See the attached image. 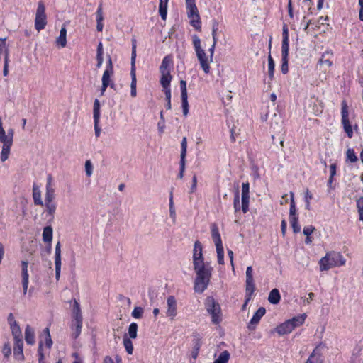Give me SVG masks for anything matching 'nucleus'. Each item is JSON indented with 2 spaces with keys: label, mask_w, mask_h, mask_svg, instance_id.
Segmentation results:
<instances>
[{
  "label": "nucleus",
  "mask_w": 363,
  "mask_h": 363,
  "mask_svg": "<svg viewBox=\"0 0 363 363\" xmlns=\"http://www.w3.org/2000/svg\"><path fill=\"white\" fill-rule=\"evenodd\" d=\"M47 24L45 7L42 1H38L35 13V28L38 31L45 28Z\"/></svg>",
  "instance_id": "39448f33"
},
{
  "label": "nucleus",
  "mask_w": 363,
  "mask_h": 363,
  "mask_svg": "<svg viewBox=\"0 0 363 363\" xmlns=\"http://www.w3.org/2000/svg\"><path fill=\"white\" fill-rule=\"evenodd\" d=\"M28 263L27 261L21 262L22 279H28L29 278V275H28Z\"/></svg>",
  "instance_id": "8fccbe9b"
},
{
  "label": "nucleus",
  "mask_w": 363,
  "mask_h": 363,
  "mask_svg": "<svg viewBox=\"0 0 363 363\" xmlns=\"http://www.w3.org/2000/svg\"><path fill=\"white\" fill-rule=\"evenodd\" d=\"M61 264V245L60 242H58L55 246V278L57 281L60 277Z\"/></svg>",
  "instance_id": "ddd939ff"
},
{
  "label": "nucleus",
  "mask_w": 363,
  "mask_h": 363,
  "mask_svg": "<svg viewBox=\"0 0 363 363\" xmlns=\"http://www.w3.org/2000/svg\"><path fill=\"white\" fill-rule=\"evenodd\" d=\"M346 260L342 255L336 251H329L322 257L318 264L321 272L328 271L330 269L345 265Z\"/></svg>",
  "instance_id": "7ed1b4c3"
},
{
  "label": "nucleus",
  "mask_w": 363,
  "mask_h": 363,
  "mask_svg": "<svg viewBox=\"0 0 363 363\" xmlns=\"http://www.w3.org/2000/svg\"><path fill=\"white\" fill-rule=\"evenodd\" d=\"M357 206L359 214V219L363 221V196L357 200Z\"/></svg>",
  "instance_id": "a18cd8bd"
},
{
  "label": "nucleus",
  "mask_w": 363,
  "mask_h": 363,
  "mask_svg": "<svg viewBox=\"0 0 363 363\" xmlns=\"http://www.w3.org/2000/svg\"><path fill=\"white\" fill-rule=\"evenodd\" d=\"M255 291V284L253 278L252 267L249 266L246 269L245 294L252 296Z\"/></svg>",
  "instance_id": "6e6552de"
},
{
  "label": "nucleus",
  "mask_w": 363,
  "mask_h": 363,
  "mask_svg": "<svg viewBox=\"0 0 363 363\" xmlns=\"http://www.w3.org/2000/svg\"><path fill=\"white\" fill-rule=\"evenodd\" d=\"M143 312L144 311L142 307L136 306L132 312V316L135 318H140L143 316Z\"/></svg>",
  "instance_id": "de8ad7c7"
},
{
  "label": "nucleus",
  "mask_w": 363,
  "mask_h": 363,
  "mask_svg": "<svg viewBox=\"0 0 363 363\" xmlns=\"http://www.w3.org/2000/svg\"><path fill=\"white\" fill-rule=\"evenodd\" d=\"M172 65V58L170 55L165 56L160 67V73L170 72L169 67Z\"/></svg>",
  "instance_id": "6ab92c4d"
},
{
  "label": "nucleus",
  "mask_w": 363,
  "mask_h": 363,
  "mask_svg": "<svg viewBox=\"0 0 363 363\" xmlns=\"http://www.w3.org/2000/svg\"><path fill=\"white\" fill-rule=\"evenodd\" d=\"M274 67H275L274 61L272 57L271 56V55H269V56H268V73H269V77L271 79H272L274 78Z\"/></svg>",
  "instance_id": "f704fd0d"
},
{
  "label": "nucleus",
  "mask_w": 363,
  "mask_h": 363,
  "mask_svg": "<svg viewBox=\"0 0 363 363\" xmlns=\"http://www.w3.org/2000/svg\"><path fill=\"white\" fill-rule=\"evenodd\" d=\"M180 89H181V98H182V106L183 110V114L186 116L189 113V103H188V95L186 89V82L184 80L180 81Z\"/></svg>",
  "instance_id": "9d476101"
},
{
  "label": "nucleus",
  "mask_w": 363,
  "mask_h": 363,
  "mask_svg": "<svg viewBox=\"0 0 363 363\" xmlns=\"http://www.w3.org/2000/svg\"><path fill=\"white\" fill-rule=\"evenodd\" d=\"M160 83L163 88H167L170 86V82L172 80V75L170 72L161 73Z\"/></svg>",
  "instance_id": "2f4dec72"
},
{
  "label": "nucleus",
  "mask_w": 363,
  "mask_h": 363,
  "mask_svg": "<svg viewBox=\"0 0 363 363\" xmlns=\"http://www.w3.org/2000/svg\"><path fill=\"white\" fill-rule=\"evenodd\" d=\"M216 252H217V257H218V262L219 264H224V250L223 245L219 246H216Z\"/></svg>",
  "instance_id": "c9c22d12"
},
{
  "label": "nucleus",
  "mask_w": 363,
  "mask_h": 363,
  "mask_svg": "<svg viewBox=\"0 0 363 363\" xmlns=\"http://www.w3.org/2000/svg\"><path fill=\"white\" fill-rule=\"evenodd\" d=\"M43 240L45 242L50 243L52 240V228L51 226H46L43 229Z\"/></svg>",
  "instance_id": "7c9ffc66"
},
{
  "label": "nucleus",
  "mask_w": 363,
  "mask_h": 363,
  "mask_svg": "<svg viewBox=\"0 0 363 363\" xmlns=\"http://www.w3.org/2000/svg\"><path fill=\"white\" fill-rule=\"evenodd\" d=\"M168 1L169 0H160L159 13L164 21L167 19Z\"/></svg>",
  "instance_id": "bb28decb"
},
{
  "label": "nucleus",
  "mask_w": 363,
  "mask_h": 363,
  "mask_svg": "<svg viewBox=\"0 0 363 363\" xmlns=\"http://www.w3.org/2000/svg\"><path fill=\"white\" fill-rule=\"evenodd\" d=\"M67 30L65 26H62L60 31V35L56 40V43L60 48H65L67 45Z\"/></svg>",
  "instance_id": "4be33fe9"
},
{
  "label": "nucleus",
  "mask_w": 363,
  "mask_h": 363,
  "mask_svg": "<svg viewBox=\"0 0 363 363\" xmlns=\"http://www.w3.org/2000/svg\"><path fill=\"white\" fill-rule=\"evenodd\" d=\"M318 62L320 65H326L328 67H330L333 65V62L329 59H325L324 55L320 59Z\"/></svg>",
  "instance_id": "e2e57ef3"
},
{
  "label": "nucleus",
  "mask_w": 363,
  "mask_h": 363,
  "mask_svg": "<svg viewBox=\"0 0 363 363\" xmlns=\"http://www.w3.org/2000/svg\"><path fill=\"white\" fill-rule=\"evenodd\" d=\"M167 316L171 320H174L177 315V300L173 296H169L167 299Z\"/></svg>",
  "instance_id": "f8f14e48"
},
{
  "label": "nucleus",
  "mask_w": 363,
  "mask_h": 363,
  "mask_svg": "<svg viewBox=\"0 0 363 363\" xmlns=\"http://www.w3.org/2000/svg\"><path fill=\"white\" fill-rule=\"evenodd\" d=\"M281 299L279 291L277 289H272L269 294L268 301L272 304H277Z\"/></svg>",
  "instance_id": "393cba45"
},
{
  "label": "nucleus",
  "mask_w": 363,
  "mask_h": 363,
  "mask_svg": "<svg viewBox=\"0 0 363 363\" xmlns=\"http://www.w3.org/2000/svg\"><path fill=\"white\" fill-rule=\"evenodd\" d=\"M358 4L359 6V18L363 21V0H358Z\"/></svg>",
  "instance_id": "774afa93"
},
{
  "label": "nucleus",
  "mask_w": 363,
  "mask_h": 363,
  "mask_svg": "<svg viewBox=\"0 0 363 363\" xmlns=\"http://www.w3.org/2000/svg\"><path fill=\"white\" fill-rule=\"evenodd\" d=\"M289 40H282L281 57H289Z\"/></svg>",
  "instance_id": "4c0bfd02"
},
{
  "label": "nucleus",
  "mask_w": 363,
  "mask_h": 363,
  "mask_svg": "<svg viewBox=\"0 0 363 363\" xmlns=\"http://www.w3.org/2000/svg\"><path fill=\"white\" fill-rule=\"evenodd\" d=\"M306 363H323V359L320 350L316 347L307 359Z\"/></svg>",
  "instance_id": "f3484780"
},
{
  "label": "nucleus",
  "mask_w": 363,
  "mask_h": 363,
  "mask_svg": "<svg viewBox=\"0 0 363 363\" xmlns=\"http://www.w3.org/2000/svg\"><path fill=\"white\" fill-rule=\"evenodd\" d=\"M181 145H182L181 159L185 160L186 148H187V140H186V137L183 138Z\"/></svg>",
  "instance_id": "603ef678"
},
{
  "label": "nucleus",
  "mask_w": 363,
  "mask_h": 363,
  "mask_svg": "<svg viewBox=\"0 0 363 363\" xmlns=\"http://www.w3.org/2000/svg\"><path fill=\"white\" fill-rule=\"evenodd\" d=\"M190 19V24L197 30L201 29V22L199 14H194L188 17Z\"/></svg>",
  "instance_id": "cd10ccee"
},
{
  "label": "nucleus",
  "mask_w": 363,
  "mask_h": 363,
  "mask_svg": "<svg viewBox=\"0 0 363 363\" xmlns=\"http://www.w3.org/2000/svg\"><path fill=\"white\" fill-rule=\"evenodd\" d=\"M100 115V102L99 99H96L94 102L93 117L94 122L95 135L96 138L99 137L101 134V128L99 125Z\"/></svg>",
  "instance_id": "1a4fd4ad"
},
{
  "label": "nucleus",
  "mask_w": 363,
  "mask_h": 363,
  "mask_svg": "<svg viewBox=\"0 0 363 363\" xmlns=\"http://www.w3.org/2000/svg\"><path fill=\"white\" fill-rule=\"evenodd\" d=\"M346 155L347 160H349L351 162H355L357 161V157L356 156L353 149H348Z\"/></svg>",
  "instance_id": "3c124183"
},
{
  "label": "nucleus",
  "mask_w": 363,
  "mask_h": 363,
  "mask_svg": "<svg viewBox=\"0 0 363 363\" xmlns=\"http://www.w3.org/2000/svg\"><path fill=\"white\" fill-rule=\"evenodd\" d=\"M233 204H234L235 211L237 212L240 208L239 207L240 206V197H239L238 191L235 195Z\"/></svg>",
  "instance_id": "69168bd1"
},
{
  "label": "nucleus",
  "mask_w": 363,
  "mask_h": 363,
  "mask_svg": "<svg viewBox=\"0 0 363 363\" xmlns=\"http://www.w3.org/2000/svg\"><path fill=\"white\" fill-rule=\"evenodd\" d=\"M187 16L199 13L195 0H186Z\"/></svg>",
  "instance_id": "b1692460"
},
{
  "label": "nucleus",
  "mask_w": 363,
  "mask_h": 363,
  "mask_svg": "<svg viewBox=\"0 0 363 363\" xmlns=\"http://www.w3.org/2000/svg\"><path fill=\"white\" fill-rule=\"evenodd\" d=\"M113 72L105 70L102 76V83L110 85V78Z\"/></svg>",
  "instance_id": "6e6d98bb"
},
{
  "label": "nucleus",
  "mask_w": 363,
  "mask_h": 363,
  "mask_svg": "<svg viewBox=\"0 0 363 363\" xmlns=\"http://www.w3.org/2000/svg\"><path fill=\"white\" fill-rule=\"evenodd\" d=\"M296 203L294 201V192H290V209H289V220L292 219V218H298L296 215Z\"/></svg>",
  "instance_id": "c85d7f7f"
},
{
  "label": "nucleus",
  "mask_w": 363,
  "mask_h": 363,
  "mask_svg": "<svg viewBox=\"0 0 363 363\" xmlns=\"http://www.w3.org/2000/svg\"><path fill=\"white\" fill-rule=\"evenodd\" d=\"M169 216L170 218L173 220V222L174 223L176 220V211L174 206L173 198L172 194L169 198Z\"/></svg>",
  "instance_id": "79ce46f5"
},
{
  "label": "nucleus",
  "mask_w": 363,
  "mask_h": 363,
  "mask_svg": "<svg viewBox=\"0 0 363 363\" xmlns=\"http://www.w3.org/2000/svg\"><path fill=\"white\" fill-rule=\"evenodd\" d=\"M74 326L75 327L74 335H75V337H77L81 333V330H82V320H79V318H78V320H75Z\"/></svg>",
  "instance_id": "09e8293b"
},
{
  "label": "nucleus",
  "mask_w": 363,
  "mask_h": 363,
  "mask_svg": "<svg viewBox=\"0 0 363 363\" xmlns=\"http://www.w3.org/2000/svg\"><path fill=\"white\" fill-rule=\"evenodd\" d=\"M294 330L291 323L289 320L279 325L274 330L279 335H283L285 334L290 333Z\"/></svg>",
  "instance_id": "2eb2a0df"
},
{
  "label": "nucleus",
  "mask_w": 363,
  "mask_h": 363,
  "mask_svg": "<svg viewBox=\"0 0 363 363\" xmlns=\"http://www.w3.org/2000/svg\"><path fill=\"white\" fill-rule=\"evenodd\" d=\"M196 273L194 290L198 293H203L207 289L212 275L213 268L206 263V265L194 268Z\"/></svg>",
  "instance_id": "f03ea898"
},
{
  "label": "nucleus",
  "mask_w": 363,
  "mask_h": 363,
  "mask_svg": "<svg viewBox=\"0 0 363 363\" xmlns=\"http://www.w3.org/2000/svg\"><path fill=\"white\" fill-rule=\"evenodd\" d=\"M11 328L12 335L13 336L14 340L16 341L18 340H22L21 328H20L19 325L16 322H14L11 325Z\"/></svg>",
  "instance_id": "473e14b6"
},
{
  "label": "nucleus",
  "mask_w": 363,
  "mask_h": 363,
  "mask_svg": "<svg viewBox=\"0 0 363 363\" xmlns=\"http://www.w3.org/2000/svg\"><path fill=\"white\" fill-rule=\"evenodd\" d=\"M43 333L45 335V344L48 348H50L52 345V341L50 334L49 328H46L44 329Z\"/></svg>",
  "instance_id": "37998d69"
},
{
  "label": "nucleus",
  "mask_w": 363,
  "mask_h": 363,
  "mask_svg": "<svg viewBox=\"0 0 363 363\" xmlns=\"http://www.w3.org/2000/svg\"><path fill=\"white\" fill-rule=\"evenodd\" d=\"M2 352L6 357H8L11 354V349L9 344H4Z\"/></svg>",
  "instance_id": "0e129e2a"
},
{
  "label": "nucleus",
  "mask_w": 363,
  "mask_h": 363,
  "mask_svg": "<svg viewBox=\"0 0 363 363\" xmlns=\"http://www.w3.org/2000/svg\"><path fill=\"white\" fill-rule=\"evenodd\" d=\"M25 340L29 345H33L35 342L34 330L28 325L25 329Z\"/></svg>",
  "instance_id": "412c9836"
},
{
  "label": "nucleus",
  "mask_w": 363,
  "mask_h": 363,
  "mask_svg": "<svg viewBox=\"0 0 363 363\" xmlns=\"http://www.w3.org/2000/svg\"><path fill=\"white\" fill-rule=\"evenodd\" d=\"M55 199V188L53 184V178L51 174L47 176L46 192L45 196V202H54Z\"/></svg>",
  "instance_id": "9b49d317"
},
{
  "label": "nucleus",
  "mask_w": 363,
  "mask_h": 363,
  "mask_svg": "<svg viewBox=\"0 0 363 363\" xmlns=\"http://www.w3.org/2000/svg\"><path fill=\"white\" fill-rule=\"evenodd\" d=\"M135 58H136V42H135V40H133L132 53H131V69L135 68Z\"/></svg>",
  "instance_id": "c03bdc74"
},
{
  "label": "nucleus",
  "mask_w": 363,
  "mask_h": 363,
  "mask_svg": "<svg viewBox=\"0 0 363 363\" xmlns=\"http://www.w3.org/2000/svg\"><path fill=\"white\" fill-rule=\"evenodd\" d=\"M23 345L22 340L15 341L14 356L18 360H21L23 358Z\"/></svg>",
  "instance_id": "aec40b11"
},
{
  "label": "nucleus",
  "mask_w": 363,
  "mask_h": 363,
  "mask_svg": "<svg viewBox=\"0 0 363 363\" xmlns=\"http://www.w3.org/2000/svg\"><path fill=\"white\" fill-rule=\"evenodd\" d=\"M86 174L90 177L93 173V167L90 160H86L85 162Z\"/></svg>",
  "instance_id": "13d9d810"
},
{
  "label": "nucleus",
  "mask_w": 363,
  "mask_h": 363,
  "mask_svg": "<svg viewBox=\"0 0 363 363\" xmlns=\"http://www.w3.org/2000/svg\"><path fill=\"white\" fill-rule=\"evenodd\" d=\"M123 345H124L126 352L129 354H132L133 351V345L132 341L129 338H127L125 337L123 338Z\"/></svg>",
  "instance_id": "ea45409f"
},
{
  "label": "nucleus",
  "mask_w": 363,
  "mask_h": 363,
  "mask_svg": "<svg viewBox=\"0 0 363 363\" xmlns=\"http://www.w3.org/2000/svg\"><path fill=\"white\" fill-rule=\"evenodd\" d=\"M130 75H131L130 89H135V88H136V84H137L135 68L131 69Z\"/></svg>",
  "instance_id": "4d7b16f0"
},
{
  "label": "nucleus",
  "mask_w": 363,
  "mask_h": 363,
  "mask_svg": "<svg viewBox=\"0 0 363 363\" xmlns=\"http://www.w3.org/2000/svg\"><path fill=\"white\" fill-rule=\"evenodd\" d=\"M201 345L202 341L201 336L199 334L194 335L193 339V349L191 352V356L194 359L197 358Z\"/></svg>",
  "instance_id": "dca6fc26"
},
{
  "label": "nucleus",
  "mask_w": 363,
  "mask_h": 363,
  "mask_svg": "<svg viewBox=\"0 0 363 363\" xmlns=\"http://www.w3.org/2000/svg\"><path fill=\"white\" fill-rule=\"evenodd\" d=\"M202 250H203V247H202L201 243L199 240H196L194 242V250H193L194 268L206 265V263H204V258L203 256Z\"/></svg>",
  "instance_id": "0eeeda50"
},
{
  "label": "nucleus",
  "mask_w": 363,
  "mask_h": 363,
  "mask_svg": "<svg viewBox=\"0 0 363 363\" xmlns=\"http://www.w3.org/2000/svg\"><path fill=\"white\" fill-rule=\"evenodd\" d=\"M306 318V315L305 313H303L299 315L295 316L293 318L289 319L288 320L291 323L293 328L294 329L295 328L303 325Z\"/></svg>",
  "instance_id": "a878e982"
},
{
  "label": "nucleus",
  "mask_w": 363,
  "mask_h": 363,
  "mask_svg": "<svg viewBox=\"0 0 363 363\" xmlns=\"http://www.w3.org/2000/svg\"><path fill=\"white\" fill-rule=\"evenodd\" d=\"M192 43L195 50L196 55L201 65L202 70L206 74L210 73L211 63L213 60L214 46H211L208 49L209 55L206 54L201 47V40L196 35L192 36Z\"/></svg>",
  "instance_id": "f257e3e1"
},
{
  "label": "nucleus",
  "mask_w": 363,
  "mask_h": 363,
  "mask_svg": "<svg viewBox=\"0 0 363 363\" xmlns=\"http://www.w3.org/2000/svg\"><path fill=\"white\" fill-rule=\"evenodd\" d=\"M205 308L211 316V321L213 324L218 325L222 321V313L219 303L211 296L206 298Z\"/></svg>",
  "instance_id": "20e7f679"
},
{
  "label": "nucleus",
  "mask_w": 363,
  "mask_h": 363,
  "mask_svg": "<svg viewBox=\"0 0 363 363\" xmlns=\"http://www.w3.org/2000/svg\"><path fill=\"white\" fill-rule=\"evenodd\" d=\"M43 342L40 341L39 342L38 347V354H39V363H44V355L42 352Z\"/></svg>",
  "instance_id": "338daca9"
},
{
  "label": "nucleus",
  "mask_w": 363,
  "mask_h": 363,
  "mask_svg": "<svg viewBox=\"0 0 363 363\" xmlns=\"http://www.w3.org/2000/svg\"><path fill=\"white\" fill-rule=\"evenodd\" d=\"M138 325L135 323H132L128 327V335L132 339L137 337Z\"/></svg>",
  "instance_id": "58836bf2"
},
{
  "label": "nucleus",
  "mask_w": 363,
  "mask_h": 363,
  "mask_svg": "<svg viewBox=\"0 0 363 363\" xmlns=\"http://www.w3.org/2000/svg\"><path fill=\"white\" fill-rule=\"evenodd\" d=\"M250 197H242V210L244 213H247L249 209Z\"/></svg>",
  "instance_id": "5fc2aeb1"
},
{
  "label": "nucleus",
  "mask_w": 363,
  "mask_h": 363,
  "mask_svg": "<svg viewBox=\"0 0 363 363\" xmlns=\"http://www.w3.org/2000/svg\"><path fill=\"white\" fill-rule=\"evenodd\" d=\"M291 225L292 227L293 231L294 233H299L301 230V227L298 225V218H292V219L289 220Z\"/></svg>",
  "instance_id": "a19ab883"
},
{
  "label": "nucleus",
  "mask_w": 363,
  "mask_h": 363,
  "mask_svg": "<svg viewBox=\"0 0 363 363\" xmlns=\"http://www.w3.org/2000/svg\"><path fill=\"white\" fill-rule=\"evenodd\" d=\"M96 14V22L103 21L104 16H103V9H102L101 4H99Z\"/></svg>",
  "instance_id": "bf43d9fd"
},
{
  "label": "nucleus",
  "mask_w": 363,
  "mask_h": 363,
  "mask_svg": "<svg viewBox=\"0 0 363 363\" xmlns=\"http://www.w3.org/2000/svg\"><path fill=\"white\" fill-rule=\"evenodd\" d=\"M289 57H281V71L284 74H286L289 72Z\"/></svg>",
  "instance_id": "49530a36"
},
{
  "label": "nucleus",
  "mask_w": 363,
  "mask_h": 363,
  "mask_svg": "<svg viewBox=\"0 0 363 363\" xmlns=\"http://www.w3.org/2000/svg\"><path fill=\"white\" fill-rule=\"evenodd\" d=\"M212 239L216 246L223 245L218 226L213 223L211 226Z\"/></svg>",
  "instance_id": "a211bd4d"
},
{
  "label": "nucleus",
  "mask_w": 363,
  "mask_h": 363,
  "mask_svg": "<svg viewBox=\"0 0 363 363\" xmlns=\"http://www.w3.org/2000/svg\"><path fill=\"white\" fill-rule=\"evenodd\" d=\"M315 230V227L313 225H308L304 227L303 233L306 236H310Z\"/></svg>",
  "instance_id": "680f3d73"
},
{
  "label": "nucleus",
  "mask_w": 363,
  "mask_h": 363,
  "mask_svg": "<svg viewBox=\"0 0 363 363\" xmlns=\"http://www.w3.org/2000/svg\"><path fill=\"white\" fill-rule=\"evenodd\" d=\"M250 197V184L248 182L242 185V197Z\"/></svg>",
  "instance_id": "864d4df0"
},
{
  "label": "nucleus",
  "mask_w": 363,
  "mask_h": 363,
  "mask_svg": "<svg viewBox=\"0 0 363 363\" xmlns=\"http://www.w3.org/2000/svg\"><path fill=\"white\" fill-rule=\"evenodd\" d=\"M73 313H74V320H78V318L79 320H82V315L81 313L80 306L77 301H74V302Z\"/></svg>",
  "instance_id": "e433bc0d"
},
{
  "label": "nucleus",
  "mask_w": 363,
  "mask_h": 363,
  "mask_svg": "<svg viewBox=\"0 0 363 363\" xmlns=\"http://www.w3.org/2000/svg\"><path fill=\"white\" fill-rule=\"evenodd\" d=\"M45 206L47 214L50 217V220H53L57 208L56 203L55 202H45Z\"/></svg>",
  "instance_id": "c756f323"
},
{
  "label": "nucleus",
  "mask_w": 363,
  "mask_h": 363,
  "mask_svg": "<svg viewBox=\"0 0 363 363\" xmlns=\"http://www.w3.org/2000/svg\"><path fill=\"white\" fill-rule=\"evenodd\" d=\"M341 123L348 138H351L353 135V131L350 123L348 106L345 100H343L341 103Z\"/></svg>",
  "instance_id": "423d86ee"
},
{
  "label": "nucleus",
  "mask_w": 363,
  "mask_h": 363,
  "mask_svg": "<svg viewBox=\"0 0 363 363\" xmlns=\"http://www.w3.org/2000/svg\"><path fill=\"white\" fill-rule=\"evenodd\" d=\"M265 313L266 310L264 307H260L257 309L249 323V330H252L255 328V326L259 323L261 318L264 315Z\"/></svg>",
  "instance_id": "4468645a"
},
{
  "label": "nucleus",
  "mask_w": 363,
  "mask_h": 363,
  "mask_svg": "<svg viewBox=\"0 0 363 363\" xmlns=\"http://www.w3.org/2000/svg\"><path fill=\"white\" fill-rule=\"evenodd\" d=\"M33 198L35 205L43 206V203L41 199V194L40 190L37 187H33Z\"/></svg>",
  "instance_id": "72a5a7b5"
},
{
  "label": "nucleus",
  "mask_w": 363,
  "mask_h": 363,
  "mask_svg": "<svg viewBox=\"0 0 363 363\" xmlns=\"http://www.w3.org/2000/svg\"><path fill=\"white\" fill-rule=\"evenodd\" d=\"M330 175L328 180V184L330 185L333 182V177L336 174V164H332L330 166Z\"/></svg>",
  "instance_id": "052dcab7"
},
{
  "label": "nucleus",
  "mask_w": 363,
  "mask_h": 363,
  "mask_svg": "<svg viewBox=\"0 0 363 363\" xmlns=\"http://www.w3.org/2000/svg\"><path fill=\"white\" fill-rule=\"evenodd\" d=\"M3 144L1 152V161L2 162H4L9 156L10 152H11V147L13 144L11 143H7L5 142H1Z\"/></svg>",
  "instance_id": "5701e85b"
}]
</instances>
